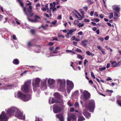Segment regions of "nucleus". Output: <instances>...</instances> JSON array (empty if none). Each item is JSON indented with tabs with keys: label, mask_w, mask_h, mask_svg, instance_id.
I'll return each mask as SVG.
<instances>
[{
	"label": "nucleus",
	"mask_w": 121,
	"mask_h": 121,
	"mask_svg": "<svg viewBox=\"0 0 121 121\" xmlns=\"http://www.w3.org/2000/svg\"><path fill=\"white\" fill-rule=\"evenodd\" d=\"M31 84V80L27 81L22 86L21 88L22 90L25 93H31L32 90L30 86Z\"/></svg>",
	"instance_id": "1"
},
{
	"label": "nucleus",
	"mask_w": 121,
	"mask_h": 121,
	"mask_svg": "<svg viewBox=\"0 0 121 121\" xmlns=\"http://www.w3.org/2000/svg\"><path fill=\"white\" fill-rule=\"evenodd\" d=\"M64 107L62 104L56 105H53V109L54 112L55 113H57L61 112L63 109Z\"/></svg>",
	"instance_id": "2"
},
{
	"label": "nucleus",
	"mask_w": 121,
	"mask_h": 121,
	"mask_svg": "<svg viewBox=\"0 0 121 121\" xmlns=\"http://www.w3.org/2000/svg\"><path fill=\"white\" fill-rule=\"evenodd\" d=\"M17 97L24 101H27L29 99L30 96L24 94L21 92L18 91L17 94Z\"/></svg>",
	"instance_id": "3"
},
{
	"label": "nucleus",
	"mask_w": 121,
	"mask_h": 121,
	"mask_svg": "<svg viewBox=\"0 0 121 121\" xmlns=\"http://www.w3.org/2000/svg\"><path fill=\"white\" fill-rule=\"evenodd\" d=\"M87 107L90 112H93L95 108V103L94 101L93 100H90Z\"/></svg>",
	"instance_id": "4"
},
{
	"label": "nucleus",
	"mask_w": 121,
	"mask_h": 121,
	"mask_svg": "<svg viewBox=\"0 0 121 121\" xmlns=\"http://www.w3.org/2000/svg\"><path fill=\"white\" fill-rule=\"evenodd\" d=\"M57 83L59 84L60 88L62 91H64L65 89L66 83L65 80L64 79H57Z\"/></svg>",
	"instance_id": "5"
},
{
	"label": "nucleus",
	"mask_w": 121,
	"mask_h": 121,
	"mask_svg": "<svg viewBox=\"0 0 121 121\" xmlns=\"http://www.w3.org/2000/svg\"><path fill=\"white\" fill-rule=\"evenodd\" d=\"M8 118L7 114L3 111L0 115V121H7Z\"/></svg>",
	"instance_id": "6"
},
{
	"label": "nucleus",
	"mask_w": 121,
	"mask_h": 121,
	"mask_svg": "<svg viewBox=\"0 0 121 121\" xmlns=\"http://www.w3.org/2000/svg\"><path fill=\"white\" fill-rule=\"evenodd\" d=\"M23 114L19 110H18L16 112L15 116L18 119L25 120V117L23 115Z\"/></svg>",
	"instance_id": "7"
},
{
	"label": "nucleus",
	"mask_w": 121,
	"mask_h": 121,
	"mask_svg": "<svg viewBox=\"0 0 121 121\" xmlns=\"http://www.w3.org/2000/svg\"><path fill=\"white\" fill-rule=\"evenodd\" d=\"M83 97L84 100L86 101L90 98L91 97V94L89 92L86 90H84L83 93Z\"/></svg>",
	"instance_id": "8"
},
{
	"label": "nucleus",
	"mask_w": 121,
	"mask_h": 121,
	"mask_svg": "<svg viewBox=\"0 0 121 121\" xmlns=\"http://www.w3.org/2000/svg\"><path fill=\"white\" fill-rule=\"evenodd\" d=\"M40 81V79L39 78H36L35 79L34 82L32 83V85L33 86L34 90L35 91L34 88L35 87H39V83Z\"/></svg>",
	"instance_id": "9"
},
{
	"label": "nucleus",
	"mask_w": 121,
	"mask_h": 121,
	"mask_svg": "<svg viewBox=\"0 0 121 121\" xmlns=\"http://www.w3.org/2000/svg\"><path fill=\"white\" fill-rule=\"evenodd\" d=\"M76 28L71 29L69 30V32L65 36L67 38H69L71 37V36L73 35L72 33L73 32L75 31L76 30Z\"/></svg>",
	"instance_id": "10"
},
{
	"label": "nucleus",
	"mask_w": 121,
	"mask_h": 121,
	"mask_svg": "<svg viewBox=\"0 0 121 121\" xmlns=\"http://www.w3.org/2000/svg\"><path fill=\"white\" fill-rule=\"evenodd\" d=\"M71 119L73 120L74 121H76L77 118L75 114L72 113H70V115L68 116L67 121H71Z\"/></svg>",
	"instance_id": "11"
},
{
	"label": "nucleus",
	"mask_w": 121,
	"mask_h": 121,
	"mask_svg": "<svg viewBox=\"0 0 121 121\" xmlns=\"http://www.w3.org/2000/svg\"><path fill=\"white\" fill-rule=\"evenodd\" d=\"M15 109L14 108H11L7 110V112L9 116H11L15 112Z\"/></svg>",
	"instance_id": "12"
},
{
	"label": "nucleus",
	"mask_w": 121,
	"mask_h": 121,
	"mask_svg": "<svg viewBox=\"0 0 121 121\" xmlns=\"http://www.w3.org/2000/svg\"><path fill=\"white\" fill-rule=\"evenodd\" d=\"M17 1L18 2L20 6L22 8H23V10L24 11V13L25 14L27 15H28L26 11V7H24V4L21 1V0H17Z\"/></svg>",
	"instance_id": "13"
},
{
	"label": "nucleus",
	"mask_w": 121,
	"mask_h": 121,
	"mask_svg": "<svg viewBox=\"0 0 121 121\" xmlns=\"http://www.w3.org/2000/svg\"><path fill=\"white\" fill-rule=\"evenodd\" d=\"M54 96H55L56 99L58 101H60L62 99V96L60 95L57 92L55 93L54 94Z\"/></svg>",
	"instance_id": "14"
},
{
	"label": "nucleus",
	"mask_w": 121,
	"mask_h": 121,
	"mask_svg": "<svg viewBox=\"0 0 121 121\" xmlns=\"http://www.w3.org/2000/svg\"><path fill=\"white\" fill-rule=\"evenodd\" d=\"M67 86L73 87L74 84L73 82L71 81L68 80H66Z\"/></svg>",
	"instance_id": "15"
},
{
	"label": "nucleus",
	"mask_w": 121,
	"mask_h": 121,
	"mask_svg": "<svg viewBox=\"0 0 121 121\" xmlns=\"http://www.w3.org/2000/svg\"><path fill=\"white\" fill-rule=\"evenodd\" d=\"M56 117L59 119L60 121H64V117L60 114H57L56 115Z\"/></svg>",
	"instance_id": "16"
},
{
	"label": "nucleus",
	"mask_w": 121,
	"mask_h": 121,
	"mask_svg": "<svg viewBox=\"0 0 121 121\" xmlns=\"http://www.w3.org/2000/svg\"><path fill=\"white\" fill-rule=\"evenodd\" d=\"M27 12H28L30 16L31 17H32L34 14L31 13L32 11V6H30L29 8L27 9Z\"/></svg>",
	"instance_id": "17"
},
{
	"label": "nucleus",
	"mask_w": 121,
	"mask_h": 121,
	"mask_svg": "<svg viewBox=\"0 0 121 121\" xmlns=\"http://www.w3.org/2000/svg\"><path fill=\"white\" fill-rule=\"evenodd\" d=\"M51 100V103L52 104H53L55 103H61L63 102V100L61 99L60 101H58L57 100H56L52 98Z\"/></svg>",
	"instance_id": "18"
},
{
	"label": "nucleus",
	"mask_w": 121,
	"mask_h": 121,
	"mask_svg": "<svg viewBox=\"0 0 121 121\" xmlns=\"http://www.w3.org/2000/svg\"><path fill=\"white\" fill-rule=\"evenodd\" d=\"M55 82V80L53 79L49 78L48 80V84L50 85H52Z\"/></svg>",
	"instance_id": "19"
},
{
	"label": "nucleus",
	"mask_w": 121,
	"mask_h": 121,
	"mask_svg": "<svg viewBox=\"0 0 121 121\" xmlns=\"http://www.w3.org/2000/svg\"><path fill=\"white\" fill-rule=\"evenodd\" d=\"M41 19V17L37 15H35L34 17V19L35 22H39Z\"/></svg>",
	"instance_id": "20"
},
{
	"label": "nucleus",
	"mask_w": 121,
	"mask_h": 121,
	"mask_svg": "<svg viewBox=\"0 0 121 121\" xmlns=\"http://www.w3.org/2000/svg\"><path fill=\"white\" fill-rule=\"evenodd\" d=\"M83 114L86 118L88 119L91 116V113H90L86 112H84Z\"/></svg>",
	"instance_id": "21"
},
{
	"label": "nucleus",
	"mask_w": 121,
	"mask_h": 121,
	"mask_svg": "<svg viewBox=\"0 0 121 121\" xmlns=\"http://www.w3.org/2000/svg\"><path fill=\"white\" fill-rule=\"evenodd\" d=\"M13 62L15 65H17L19 63V61L18 59H15L13 60Z\"/></svg>",
	"instance_id": "22"
},
{
	"label": "nucleus",
	"mask_w": 121,
	"mask_h": 121,
	"mask_svg": "<svg viewBox=\"0 0 121 121\" xmlns=\"http://www.w3.org/2000/svg\"><path fill=\"white\" fill-rule=\"evenodd\" d=\"M88 42L87 40H84L81 42L82 45L84 47H86L87 46L86 43Z\"/></svg>",
	"instance_id": "23"
},
{
	"label": "nucleus",
	"mask_w": 121,
	"mask_h": 121,
	"mask_svg": "<svg viewBox=\"0 0 121 121\" xmlns=\"http://www.w3.org/2000/svg\"><path fill=\"white\" fill-rule=\"evenodd\" d=\"M85 120L82 116H79L78 117V121H82Z\"/></svg>",
	"instance_id": "24"
},
{
	"label": "nucleus",
	"mask_w": 121,
	"mask_h": 121,
	"mask_svg": "<svg viewBox=\"0 0 121 121\" xmlns=\"http://www.w3.org/2000/svg\"><path fill=\"white\" fill-rule=\"evenodd\" d=\"M112 9L115 11V12H119L120 11V8L118 7H117L115 8H113Z\"/></svg>",
	"instance_id": "25"
},
{
	"label": "nucleus",
	"mask_w": 121,
	"mask_h": 121,
	"mask_svg": "<svg viewBox=\"0 0 121 121\" xmlns=\"http://www.w3.org/2000/svg\"><path fill=\"white\" fill-rule=\"evenodd\" d=\"M111 62V64L112 67H116L117 66L116 62V61H110Z\"/></svg>",
	"instance_id": "26"
},
{
	"label": "nucleus",
	"mask_w": 121,
	"mask_h": 121,
	"mask_svg": "<svg viewBox=\"0 0 121 121\" xmlns=\"http://www.w3.org/2000/svg\"><path fill=\"white\" fill-rule=\"evenodd\" d=\"M73 88V87H71L67 86V91L68 93H69L71 90Z\"/></svg>",
	"instance_id": "27"
},
{
	"label": "nucleus",
	"mask_w": 121,
	"mask_h": 121,
	"mask_svg": "<svg viewBox=\"0 0 121 121\" xmlns=\"http://www.w3.org/2000/svg\"><path fill=\"white\" fill-rule=\"evenodd\" d=\"M91 20L94 22H98L100 21V20L98 18H94L93 19H92Z\"/></svg>",
	"instance_id": "28"
},
{
	"label": "nucleus",
	"mask_w": 121,
	"mask_h": 121,
	"mask_svg": "<svg viewBox=\"0 0 121 121\" xmlns=\"http://www.w3.org/2000/svg\"><path fill=\"white\" fill-rule=\"evenodd\" d=\"M119 12H114V16H115L116 17H118L120 16H118V13H119Z\"/></svg>",
	"instance_id": "29"
},
{
	"label": "nucleus",
	"mask_w": 121,
	"mask_h": 121,
	"mask_svg": "<svg viewBox=\"0 0 121 121\" xmlns=\"http://www.w3.org/2000/svg\"><path fill=\"white\" fill-rule=\"evenodd\" d=\"M117 104L120 106L121 107V100H119L117 101Z\"/></svg>",
	"instance_id": "30"
},
{
	"label": "nucleus",
	"mask_w": 121,
	"mask_h": 121,
	"mask_svg": "<svg viewBox=\"0 0 121 121\" xmlns=\"http://www.w3.org/2000/svg\"><path fill=\"white\" fill-rule=\"evenodd\" d=\"M79 23V21L78 20H75L74 21V24L76 25L77 26V25H78Z\"/></svg>",
	"instance_id": "31"
},
{
	"label": "nucleus",
	"mask_w": 121,
	"mask_h": 121,
	"mask_svg": "<svg viewBox=\"0 0 121 121\" xmlns=\"http://www.w3.org/2000/svg\"><path fill=\"white\" fill-rule=\"evenodd\" d=\"M84 25V24L83 23L81 24L80 23H79L78 25H77V26H78L79 28L83 26Z\"/></svg>",
	"instance_id": "32"
},
{
	"label": "nucleus",
	"mask_w": 121,
	"mask_h": 121,
	"mask_svg": "<svg viewBox=\"0 0 121 121\" xmlns=\"http://www.w3.org/2000/svg\"><path fill=\"white\" fill-rule=\"evenodd\" d=\"M113 16V14L112 13H110L109 14V18L110 19H111L112 18Z\"/></svg>",
	"instance_id": "33"
},
{
	"label": "nucleus",
	"mask_w": 121,
	"mask_h": 121,
	"mask_svg": "<svg viewBox=\"0 0 121 121\" xmlns=\"http://www.w3.org/2000/svg\"><path fill=\"white\" fill-rule=\"evenodd\" d=\"M77 57L79 59H80L81 60L83 59V57L80 55H78Z\"/></svg>",
	"instance_id": "34"
},
{
	"label": "nucleus",
	"mask_w": 121,
	"mask_h": 121,
	"mask_svg": "<svg viewBox=\"0 0 121 121\" xmlns=\"http://www.w3.org/2000/svg\"><path fill=\"white\" fill-rule=\"evenodd\" d=\"M117 67H119L121 65V60L116 63Z\"/></svg>",
	"instance_id": "35"
},
{
	"label": "nucleus",
	"mask_w": 121,
	"mask_h": 121,
	"mask_svg": "<svg viewBox=\"0 0 121 121\" xmlns=\"http://www.w3.org/2000/svg\"><path fill=\"white\" fill-rule=\"evenodd\" d=\"M106 69V68L105 67L103 68H99V70L101 71H103L104 70H105Z\"/></svg>",
	"instance_id": "36"
},
{
	"label": "nucleus",
	"mask_w": 121,
	"mask_h": 121,
	"mask_svg": "<svg viewBox=\"0 0 121 121\" xmlns=\"http://www.w3.org/2000/svg\"><path fill=\"white\" fill-rule=\"evenodd\" d=\"M57 35L59 37H62L63 38H65V36H64L59 33Z\"/></svg>",
	"instance_id": "37"
},
{
	"label": "nucleus",
	"mask_w": 121,
	"mask_h": 121,
	"mask_svg": "<svg viewBox=\"0 0 121 121\" xmlns=\"http://www.w3.org/2000/svg\"><path fill=\"white\" fill-rule=\"evenodd\" d=\"M78 91H75L74 94V95H75L76 96H77L78 95Z\"/></svg>",
	"instance_id": "38"
},
{
	"label": "nucleus",
	"mask_w": 121,
	"mask_h": 121,
	"mask_svg": "<svg viewBox=\"0 0 121 121\" xmlns=\"http://www.w3.org/2000/svg\"><path fill=\"white\" fill-rule=\"evenodd\" d=\"M50 6L51 7L50 8V9H53V8L54 7L53 6V4L52 3H51L50 4Z\"/></svg>",
	"instance_id": "39"
},
{
	"label": "nucleus",
	"mask_w": 121,
	"mask_h": 121,
	"mask_svg": "<svg viewBox=\"0 0 121 121\" xmlns=\"http://www.w3.org/2000/svg\"><path fill=\"white\" fill-rule=\"evenodd\" d=\"M79 106L78 103V102H76L74 105V106L75 107H77Z\"/></svg>",
	"instance_id": "40"
},
{
	"label": "nucleus",
	"mask_w": 121,
	"mask_h": 121,
	"mask_svg": "<svg viewBox=\"0 0 121 121\" xmlns=\"http://www.w3.org/2000/svg\"><path fill=\"white\" fill-rule=\"evenodd\" d=\"M98 39L99 40H100L101 42H103L104 40V39L102 37H99V38H98Z\"/></svg>",
	"instance_id": "41"
},
{
	"label": "nucleus",
	"mask_w": 121,
	"mask_h": 121,
	"mask_svg": "<svg viewBox=\"0 0 121 121\" xmlns=\"http://www.w3.org/2000/svg\"><path fill=\"white\" fill-rule=\"evenodd\" d=\"M75 12L80 17H83L81 14L77 11H75Z\"/></svg>",
	"instance_id": "42"
},
{
	"label": "nucleus",
	"mask_w": 121,
	"mask_h": 121,
	"mask_svg": "<svg viewBox=\"0 0 121 121\" xmlns=\"http://www.w3.org/2000/svg\"><path fill=\"white\" fill-rule=\"evenodd\" d=\"M91 77L94 78V79H95V75L94 74V73L93 72H91Z\"/></svg>",
	"instance_id": "43"
},
{
	"label": "nucleus",
	"mask_w": 121,
	"mask_h": 121,
	"mask_svg": "<svg viewBox=\"0 0 121 121\" xmlns=\"http://www.w3.org/2000/svg\"><path fill=\"white\" fill-rule=\"evenodd\" d=\"M88 61L86 59H85L84 61V66H86V63L88 62Z\"/></svg>",
	"instance_id": "44"
},
{
	"label": "nucleus",
	"mask_w": 121,
	"mask_h": 121,
	"mask_svg": "<svg viewBox=\"0 0 121 121\" xmlns=\"http://www.w3.org/2000/svg\"><path fill=\"white\" fill-rule=\"evenodd\" d=\"M27 71L26 70H25L23 73H22L20 75L21 76H23L24 74L26 73H27Z\"/></svg>",
	"instance_id": "45"
},
{
	"label": "nucleus",
	"mask_w": 121,
	"mask_h": 121,
	"mask_svg": "<svg viewBox=\"0 0 121 121\" xmlns=\"http://www.w3.org/2000/svg\"><path fill=\"white\" fill-rule=\"evenodd\" d=\"M28 19L29 21L31 22H35L34 19H31L29 18H28Z\"/></svg>",
	"instance_id": "46"
},
{
	"label": "nucleus",
	"mask_w": 121,
	"mask_h": 121,
	"mask_svg": "<svg viewBox=\"0 0 121 121\" xmlns=\"http://www.w3.org/2000/svg\"><path fill=\"white\" fill-rule=\"evenodd\" d=\"M28 44L29 46H33V44H32L30 42H29Z\"/></svg>",
	"instance_id": "47"
},
{
	"label": "nucleus",
	"mask_w": 121,
	"mask_h": 121,
	"mask_svg": "<svg viewBox=\"0 0 121 121\" xmlns=\"http://www.w3.org/2000/svg\"><path fill=\"white\" fill-rule=\"evenodd\" d=\"M106 91L107 92H110L111 93H112L113 92V91H112L108 89L106 90Z\"/></svg>",
	"instance_id": "48"
},
{
	"label": "nucleus",
	"mask_w": 121,
	"mask_h": 121,
	"mask_svg": "<svg viewBox=\"0 0 121 121\" xmlns=\"http://www.w3.org/2000/svg\"><path fill=\"white\" fill-rule=\"evenodd\" d=\"M42 85L43 86H45L46 84V82H42Z\"/></svg>",
	"instance_id": "49"
},
{
	"label": "nucleus",
	"mask_w": 121,
	"mask_h": 121,
	"mask_svg": "<svg viewBox=\"0 0 121 121\" xmlns=\"http://www.w3.org/2000/svg\"><path fill=\"white\" fill-rule=\"evenodd\" d=\"M74 108H71L70 109V112H72L74 111Z\"/></svg>",
	"instance_id": "50"
},
{
	"label": "nucleus",
	"mask_w": 121,
	"mask_h": 121,
	"mask_svg": "<svg viewBox=\"0 0 121 121\" xmlns=\"http://www.w3.org/2000/svg\"><path fill=\"white\" fill-rule=\"evenodd\" d=\"M84 21L85 22H89L90 21L89 19H84Z\"/></svg>",
	"instance_id": "51"
},
{
	"label": "nucleus",
	"mask_w": 121,
	"mask_h": 121,
	"mask_svg": "<svg viewBox=\"0 0 121 121\" xmlns=\"http://www.w3.org/2000/svg\"><path fill=\"white\" fill-rule=\"evenodd\" d=\"M57 21L56 20H55L54 21L52 22V24L53 25H55Z\"/></svg>",
	"instance_id": "52"
},
{
	"label": "nucleus",
	"mask_w": 121,
	"mask_h": 121,
	"mask_svg": "<svg viewBox=\"0 0 121 121\" xmlns=\"http://www.w3.org/2000/svg\"><path fill=\"white\" fill-rule=\"evenodd\" d=\"M76 51L77 52H82V50H80V49H78V48L76 50Z\"/></svg>",
	"instance_id": "53"
},
{
	"label": "nucleus",
	"mask_w": 121,
	"mask_h": 121,
	"mask_svg": "<svg viewBox=\"0 0 121 121\" xmlns=\"http://www.w3.org/2000/svg\"><path fill=\"white\" fill-rule=\"evenodd\" d=\"M104 15L102 14H101L99 15V17L103 19L104 17Z\"/></svg>",
	"instance_id": "54"
},
{
	"label": "nucleus",
	"mask_w": 121,
	"mask_h": 121,
	"mask_svg": "<svg viewBox=\"0 0 121 121\" xmlns=\"http://www.w3.org/2000/svg\"><path fill=\"white\" fill-rule=\"evenodd\" d=\"M68 104L69 107H71L72 106V104L70 102H68Z\"/></svg>",
	"instance_id": "55"
},
{
	"label": "nucleus",
	"mask_w": 121,
	"mask_h": 121,
	"mask_svg": "<svg viewBox=\"0 0 121 121\" xmlns=\"http://www.w3.org/2000/svg\"><path fill=\"white\" fill-rule=\"evenodd\" d=\"M94 15L97 17H98V13L97 12H95V13Z\"/></svg>",
	"instance_id": "56"
},
{
	"label": "nucleus",
	"mask_w": 121,
	"mask_h": 121,
	"mask_svg": "<svg viewBox=\"0 0 121 121\" xmlns=\"http://www.w3.org/2000/svg\"><path fill=\"white\" fill-rule=\"evenodd\" d=\"M109 38V36H107L104 39L106 40H107Z\"/></svg>",
	"instance_id": "57"
},
{
	"label": "nucleus",
	"mask_w": 121,
	"mask_h": 121,
	"mask_svg": "<svg viewBox=\"0 0 121 121\" xmlns=\"http://www.w3.org/2000/svg\"><path fill=\"white\" fill-rule=\"evenodd\" d=\"M73 44L75 46H77V43L76 42H73Z\"/></svg>",
	"instance_id": "58"
},
{
	"label": "nucleus",
	"mask_w": 121,
	"mask_h": 121,
	"mask_svg": "<svg viewBox=\"0 0 121 121\" xmlns=\"http://www.w3.org/2000/svg\"><path fill=\"white\" fill-rule=\"evenodd\" d=\"M83 34V32L82 31H80L78 33V35H81Z\"/></svg>",
	"instance_id": "59"
},
{
	"label": "nucleus",
	"mask_w": 121,
	"mask_h": 121,
	"mask_svg": "<svg viewBox=\"0 0 121 121\" xmlns=\"http://www.w3.org/2000/svg\"><path fill=\"white\" fill-rule=\"evenodd\" d=\"M83 9L85 10L86 11L88 7L86 6H85L83 7Z\"/></svg>",
	"instance_id": "60"
},
{
	"label": "nucleus",
	"mask_w": 121,
	"mask_h": 121,
	"mask_svg": "<svg viewBox=\"0 0 121 121\" xmlns=\"http://www.w3.org/2000/svg\"><path fill=\"white\" fill-rule=\"evenodd\" d=\"M90 53L91 52L89 51H86V54L88 55H90Z\"/></svg>",
	"instance_id": "61"
},
{
	"label": "nucleus",
	"mask_w": 121,
	"mask_h": 121,
	"mask_svg": "<svg viewBox=\"0 0 121 121\" xmlns=\"http://www.w3.org/2000/svg\"><path fill=\"white\" fill-rule=\"evenodd\" d=\"M94 13V11H91L90 13V15L91 16H92Z\"/></svg>",
	"instance_id": "62"
},
{
	"label": "nucleus",
	"mask_w": 121,
	"mask_h": 121,
	"mask_svg": "<svg viewBox=\"0 0 121 121\" xmlns=\"http://www.w3.org/2000/svg\"><path fill=\"white\" fill-rule=\"evenodd\" d=\"M92 29L94 31H95L97 30V28L96 27H94L92 28Z\"/></svg>",
	"instance_id": "63"
},
{
	"label": "nucleus",
	"mask_w": 121,
	"mask_h": 121,
	"mask_svg": "<svg viewBox=\"0 0 121 121\" xmlns=\"http://www.w3.org/2000/svg\"><path fill=\"white\" fill-rule=\"evenodd\" d=\"M97 48H98L100 50H102L103 49L101 48V47L100 46H97Z\"/></svg>",
	"instance_id": "64"
}]
</instances>
